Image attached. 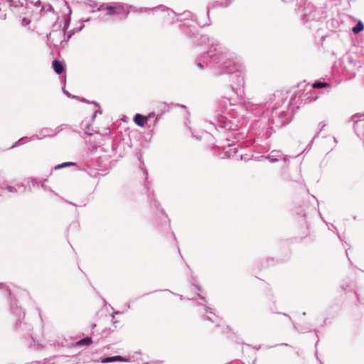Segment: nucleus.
<instances>
[{
	"label": "nucleus",
	"mask_w": 364,
	"mask_h": 364,
	"mask_svg": "<svg viewBox=\"0 0 364 364\" xmlns=\"http://www.w3.org/2000/svg\"><path fill=\"white\" fill-rule=\"evenodd\" d=\"M291 119V114L288 111L277 112L273 111L272 113L271 122L276 128H280L287 124Z\"/></svg>",
	"instance_id": "obj_1"
},
{
	"label": "nucleus",
	"mask_w": 364,
	"mask_h": 364,
	"mask_svg": "<svg viewBox=\"0 0 364 364\" xmlns=\"http://www.w3.org/2000/svg\"><path fill=\"white\" fill-rule=\"evenodd\" d=\"M106 14L109 16L117 15L124 16L126 17L129 13V7L123 4H116L114 5L108 6L105 8Z\"/></svg>",
	"instance_id": "obj_2"
},
{
	"label": "nucleus",
	"mask_w": 364,
	"mask_h": 364,
	"mask_svg": "<svg viewBox=\"0 0 364 364\" xmlns=\"http://www.w3.org/2000/svg\"><path fill=\"white\" fill-rule=\"evenodd\" d=\"M221 70L222 73L230 74L240 72L242 70V65L232 59H228L223 63Z\"/></svg>",
	"instance_id": "obj_3"
},
{
	"label": "nucleus",
	"mask_w": 364,
	"mask_h": 364,
	"mask_svg": "<svg viewBox=\"0 0 364 364\" xmlns=\"http://www.w3.org/2000/svg\"><path fill=\"white\" fill-rule=\"evenodd\" d=\"M152 119H154L153 123L154 124L156 122V119H154V114H150L148 116H144L141 114H136L134 117V122L138 126L144 127Z\"/></svg>",
	"instance_id": "obj_4"
},
{
	"label": "nucleus",
	"mask_w": 364,
	"mask_h": 364,
	"mask_svg": "<svg viewBox=\"0 0 364 364\" xmlns=\"http://www.w3.org/2000/svg\"><path fill=\"white\" fill-rule=\"evenodd\" d=\"M52 66L54 71L58 75L63 73L65 70V65L60 60H54L52 63Z\"/></svg>",
	"instance_id": "obj_5"
},
{
	"label": "nucleus",
	"mask_w": 364,
	"mask_h": 364,
	"mask_svg": "<svg viewBox=\"0 0 364 364\" xmlns=\"http://www.w3.org/2000/svg\"><path fill=\"white\" fill-rule=\"evenodd\" d=\"M114 361L127 362L128 359L124 358L120 355H116V356H112V357L101 358V362L102 363H111V362H114Z\"/></svg>",
	"instance_id": "obj_6"
},
{
	"label": "nucleus",
	"mask_w": 364,
	"mask_h": 364,
	"mask_svg": "<svg viewBox=\"0 0 364 364\" xmlns=\"http://www.w3.org/2000/svg\"><path fill=\"white\" fill-rule=\"evenodd\" d=\"M7 190L9 192L14 193H23L26 191V187L22 185H18L16 186H7Z\"/></svg>",
	"instance_id": "obj_7"
},
{
	"label": "nucleus",
	"mask_w": 364,
	"mask_h": 364,
	"mask_svg": "<svg viewBox=\"0 0 364 364\" xmlns=\"http://www.w3.org/2000/svg\"><path fill=\"white\" fill-rule=\"evenodd\" d=\"M8 6L4 2V0L0 1V18L5 19L6 18V9Z\"/></svg>",
	"instance_id": "obj_8"
},
{
	"label": "nucleus",
	"mask_w": 364,
	"mask_h": 364,
	"mask_svg": "<svg viewBox=\"0 0 364 364\" xmlns=\"http://www.w3.org/2000/svg\"><path fill=\"white\" fill-rule=\"evenodd\" d=\"M282 156L281 154L278 151H272L270 155L267 157V159L271 162H274L279 160V158Z\"/></svg>",
	"instance_id": "obj_9"
},
{
	"label": "nucleus",
	"mask_w": 364,
	"mask_h": 364,
	"mask_svg": "<svg viewBox=\"0 0 364 364\" xmlns=\"http://www.w3.org/2000/svg\"><path fill=\"white\" fill-rule=\"evenodd\" d=\"M212 57L211 55H210L208 53L207 54H204L202 57L203 60L201 61H198L196 65L197 66L200 68V69H203L204 68V64H207L208 63V58H210Z\"/></svg>",
	"instance_id": "obj_10"
},
{
	"label": "nucleus",
	"mask_w": 364,
	"mask_h": 364,
	"mask_svg": "<svg viewBox=\"0 0 364 364\" xmlns=\"http://www.w3.org/2000/svg\"><path fill=\"white\" fill-rule=\"evenodd\" d=\"M364 29V25L361 21H359L356 26L353 28V32L357 34Z\"/></svg>",
	"instance_id": "obj_11"
},
{
	"label": "nucleus",
	"mask_w": 364,
	"mask_h": 364,
	"mask_svg": "<svg viewBox=\"0 0 364 364\" xmlns=\"http://www.w3.org/2000/svg\"><path fill=\"white\" fill-rule=\"evenodd\" d=\"M91 343H92L91 338L86 337V338H84L80 340L78 342H77L76 345L78 346H88Z\"/></svg>",
	"instance_id": "obj_12"
},
{
	"label": "nucleus",
	"mask_w": 364,
	"mask_h": 364,
	"mask_svg": "<svg viewBox=\"0 0 364 364\" xmlns=\"http://www.w3.org/2000/svg\"><path fill=\"white\" fill-rule=\"evenodd\" d=\"M41 14H44L48 12H54L53 8L50 4L43 5L41 9Z\"/></svg>",
	"instance_id": "obj_13"
},
{
	"label": "nucleus",
	"mask_w": 364,
	"mask_h": 364,
	"mask_svg": "<svg viewBox=\"0 0 364 364\" xmlns=\"http://www.w3.org/2000/svg\"><path fill=\"white\" fill-rule=\"evenodd\" d=\"M352 120L355 123H358L359 120H364V114L358 113L352 117Z\"/></svg>",
	"instance_id": "obj_14"
},
{
	"label": "nucleus",
	"mask_w": 364,
	"mask_h": 364,
	"mask_svg": "<svg viewBox=\"0 0 364 364\" xmlns=\"http://www.w3.org/2000/svg\"><path fill=\"white\" fill-rule=\"evenodd\" d=\"M8 1V6L9 7H21L22 4H21L19 1H14V0H7Z\"/></svg>",
	"instance_id": "obj_15"
},
{
	"label": "nucleus",
	"mask_w": 364,
	"mask_h": 364,
	"mask_svg": "<svg viewBox=\"0 0 364 364\" xmlns=\"http://www.w3.org/2000/svg\"><path fill=\"white\" fill-rule=\"evenodd\" d=\"M63 130H66V131H69L70 130V128L68 127V126L66 125H60L59 127H58L55 129V132L54 133V134H59L61 131Z\"/></svg>",
	"instance_id": "obj_16"
},
{
	"label": "nucleus",
	"mask_w": 364,
	"mask_h": 364,
	"mask_svg": "<svg viewBox=\"0 0 364 364\" xmlns=\"http://www.w3.org/2000/svg\"><path fill=\"white\" fill-rule=\"evenodd\" d=\"M328 85L326 82H316L313 84L312 88H322L327 87Z\"/></svg>",
	"instance_id": "obj_17"
},
{
	"label": "nucleus",
	"mask_w": 364,
	"mask_h": 364,
	"mask_svg": "<svg viewBox=\"0 0 364 364\" xmlns=\"http://www.w3.org/2000/svg\"><path fill=\"white\" fill-rule=\"evenodd\" d=\"M287 92L285 93H283L282 92H277L274 96L275 97H282V99H284V100L287 99Z\"/></svg>",
	"instance_id": "obj_18"
},
{
	"label": "nucleus",
	"mask_w": 364,
	"mask_h": 364,
	"mask_svg": "<svg viewBox=\"0 0 364 364\" xmlns=\"http://www.w3.org/2000/svg\"><path fill=\"white\" fill-rule=\"evenodd\" d=\"M30 23H31V20L29 18H23L22 19V23H22L23 26H28Z\"/></svg>",
	"instance_id": "obj_19"
},
{
	"label": "nucleus",
	"mask_w": 364,
	"mask_h": 364,
	"mask_svg": "<svg viewBox=\"0 0 364 364\" xmlns=\"http://www.w3.org/2000/svg\"><path fill=\"white\" fill-rule=\"evenodd\" d=\"M67 166H68V162H66V163H63V164H59V165L56 166L55 167V169H59V168H62L67 167Z\"/></svg>",
	"instance_id": "obj_20"
},
{
	"label": "nucleus",
	"mask_w": 364,
	"mask_h": 364,
	"mask_svg": "<svg viewBox=\"0 0 364 364\" xmlns=\"http://www.w3.org/2000/svg\"><path fill=\"white\" fill-rule=\"evenodd\" d=\"M85 134H87V135H89V136H92L93 135V133L90 132V128L89 127L85 128Z\"/></svg>",
	"instance_id": "obj_21"
},
{
	"label": "nucleus",
	"mask_w": 364,
	"mask_h": 364,
	"mask_svg": "<svg viewBox=\"0 0 364 364\" xmlns=\"http://www.w3.org/2000/svg\"><path fill=\"white\" fill-rule=\"evenodd\" d=\"M144 174L145 178H146L148 173H147V171L146 169H144Z\"/></svg>",
	"instance_id": "obj_22"
},
{
	"label": "nucleus",
	"mask_w": 364,
	"mask_h": 364,
	"mask_svg": "<svg viewBox=\"0 0 364 364\" xmlns=\"http://www.w3.org/2000/svg\"><path fill=\"white\" fill-rule=\"evenodd\" d=\"M97 112H99L100 114H101V113H102V112H101V111H95V114H93V116H92V117H93V118H94V117H95V116H96V114H97Z\"/></svg>",
	"instance_id": "obj_23"
},
{
	"label": "nucleus",
	"mask_w": 364,
	"mask_h": 364,
	"mask_svg": "<svg viewBox=\"0 0 364 364\" xmlns=\"http://www.w3.org/2000/svg\"><path fill=\"white\" fill-rule=\"evenodd\" d=\"M68 166L75 165V164L73 162H68Z\"/></svg>",
	"instance_id": "obj_24"
},
{
	"label": "nucleus",
	"mask_w": 364,
	"mask_h": 364,
	"mask_svg": "<svg viewBox=\"0 0 364 364\" xmlns=\"http://www.w3.org/2000/svg\"><path fill=\"white\" fill-rule=\"evenodd\" d=\"M325 126H326V124H322V127H321V129H322V128H323Z\"/></svg>",
	"instance_id": "obj_25"
},
{
	"label": "nucleus",
	"mask_w": 364,
	"mask_h": 364,
	"mask_svg": "<svg viewBox=\"0 0 364 364\" xmlns=\"http://www.w3.org/2000/svg\"><path fill=\"white\" fill-rule=\"evenodd\" d=\"M23 139V138H20V139H18V142L21 141Z\"/></svg>",
	"instance_id": "obj_26"
},
{
	"label": "nucleus",
	"mask_w": 364,
	"mask_h": 364,
	"mask_svg": "<svg viewBox=\"0 0 364 364\" xmlns=\"http://www.w3.org/2000/svg\"><path fill=\"white\" fill-rule=\"evenodd\" d=\"M15 146V144H13L10 148H13Z\"/></svg>",
	"instance_id": "obj_27"
},
{
	"label": "nucleus",
	"mask_w": 364,
	"mask_h": 364,
	"mask_svg": "<svg viewBox=\"0 0 364 364\" xmlns=\"http://www.w3.org/2000/svg\"><path fill=\"white\" fill-rule=\"evenodd\" d=\"M226 141H230V140L228 138H227Z\"/></svg>",
	"instance_id": "obj_28"
},
{
	"label": "nucleus",
	"mask_w": 364,
	"mask_h": 364,
	"mask_svg": "<svg viewBox=\"0 0 364 364\" xmlns=\"http://www.w3.org/2000/svg\"><path fill=\"white\" fill-rule=\"evenodd\" d=\"M0 285H2L1 284H0Z\"/></svg>",
	"instance_id": "obj_29"
}]
</instances>
